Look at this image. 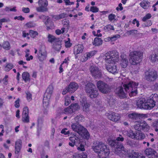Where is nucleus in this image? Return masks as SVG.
Returning <instances> with one entry per match:
<instances>
[{
	"instance_id": "nucleus-1",
	"label": "nucleus",
	"mask_w": 158,
	"mask_h": 158,
	"mask_svg": "<svg viewBox=\"0 0 158 158\" xmlns=\"http://www.w3.org/2000/svg\"><path fill=\"white\" fill-rule=\"evenodd\" d=\"M122 86L117 88L114 92L116 95L120 98H124L126 97L127 93L130 96L135 95L137 94V88L138 83L127 79L122 82Z\"/></svg>"
},
{
	"instance_id": "nucleus-2",
	"label": "nucleus",
	"mask_w": 158,
	"mask_h": 158,
	"mask_svg": "<svg viewBox=\"0 0 158 158\" xmlns=\"http://www.w3.org/2000/svg\"><path fill=\"white\" fill-rule=\"evenodd\" d=\"M124 138L122 135H119L115 140H111L109 142V144L114 148V152L115 154L120 156L123 154L126 155L128 152V150L126 149L122 144L119 141H123Z\"/></svg>"
},
{
	"instance_id": "nucleus-3",
	"label": "nucleus",
	"mask_w": 158,
	"mask_h": 158,
	"mask_svg": "<svg viewBox=\"0 0 158 158\" xmlns=\"http://www.w3.org/2000/svg\"><path fill=\"white\" fill-rule=\"evenodd\" d=\"M93 150L97 153L100 158H106L109 155L110 151L107 145L101 142H99L97 145L93 147Z\"/></svg>"
},
{
	"instance_id": "nucleus-4",
	"label": "nucleus",
	"mask_w": 158,
	"mask_h": 158,
	"mask_svg": "<svg viewBox=\"0 0 158 158\" xmlns=\"http://www.w3.org/2000/svg\"><path fill=\"white\" fill-rule=\"evenodd\" d=\"M143 53L138 51H134L131 52L129 54V62L131 64L136 65L139 64L143 58Z\"/></svg>"
},
{
	"instance_id": "nucleus-5",
	"label": "nucleus",
	"mask_w": 158,
	"mask_h": 158,
	"mask_svg": "<svg viewBox=\"0 0 158 158\" xmlns=\"http://www.w3.org/2000/svg\"><path fill=\"white\" fill-rule=\"evenodd\" d=\"M103 58L107 63H115L119 60L118 53L116 51H109L105 54Z\"/></svg>"
},
{
	"instance_id": "nucleus-6",
	"label": "nucleus",
	"mask_w": 158,
	"mask_h": 158,
	"mask_svg": "<svg viewBox=\"0 0 158 158\" xmlns=\"http://www.w3.org/2000/svg\"><path fill=\"white\" fill-rule=\"evenodd\" d=\"M85 90L87 93L89 94L91 98H95L98 95V91L95 86L93 83H88L85 85Z\"/></svg>"
},
{
	"instance_id": "nucleus-7",
	"label": "nucleus",
	"mask_w": 158,
	"mask_h": 158,
	"mask_svg": "<svg viewBox=\"0 0 158 158\" xmlns=\"http://www.w3.org/2000/svg\"><path fill=\"white\" fill-rule=\"evenodd\" d=\"M158 100V96L156 94H152L149 99L146 102V106L144 108L146 110H150L155 106V102Z\"/></svg>"
},
{
	"instance_id": "nucleus-8",
	"label": "nucleus",
	"mask_w": 158,
	"mask_h": 158,
	"mask_svg": "<svg viewBox=\"0 0 158 158\" xmlns=\"http://www.w3.org/2000/svg\"><path fill=\"white\" fill-rule=\"evenodd\" d=\"M97 87L99 91L103 94H106L110 92V87L106 83L99 81L97 84Z\"/></svg>"
},
{
	"instance_id": "nucleus-9",
	"label": "nucleus",
	"mask_w": 158,
	"mask_h": 158,
	"mask_svg": "<svg viewBox=\"0 0 158 158\" xmlns=\"http://www.w3.org/2000/svg\"><path fill=\"white\" fill-rule=\"evenodd\" d=\"M38 3L39 6L36 7V10L38 12L47 11L48 9L47 7L48 6V2L47 0H39Z\"/></svg>"
},
{
	"instance_id": "nucleus-10",
	"label": "nucleus",
	"mask_w": 158,
	"mask_h": 158,
	"mask_svg": "<svg viewBox=\"0 0 158 158\" xmlns=\"http://www.w3.org/2000/svg\"><path fill=\"white\" fill-rule=\"evenodd\" d=\"M158 77L157 72L155 70L147 71L145 73V77L147 80L149 81H154Z\"/></svg>"
},
{
	"instance_id": "nucleus-11",
	"label": "nucleus",
	"mask_w": 158,
	"mask_h": 158,
	"mask_svg": "<svg viewBox=\"0 0 158 158\" xmlns=\"http://www.w3.org/2000/svg\"><path fill=\"white\" fill-rule=\"evenodd\" d=\"M91 73L95 78L100 77L102 76L101 70L95 66H91L89 68Z\"/></svg>"
},
{
	"instance_id": "nucleus-12",
	"label": "nucleus",
	"mask_w": 158,
	"mask_h": 158,
	"mask_svg": "<svg viewBox=\"0 0 158 158\" xmlns=\"http://www.w3.org/2000/svg\"><path fill=\"white\" fill-rule=\"evenodd\" d=\"M79 108V106L78 104H72L69 106L65 108L64 111L66 114H71L78 110Z\"/></svg>"
},
{
	"instance_id": "nucleus-13",
	"label": "nucleus",
	"mask_w": 158,
	"mask_h": 158,
	"mask_svg": "<svg viewBox=\"0 0 158 158\" xmlns=\"http://www.w3.org/2000/svg\"><path fill=\"white\" fill-rule=\"evenodd\" d=\"M106 115L108 119L114 122L118 121L120 118V116L118 114L114 112L106 113Z\"/></svg>"
},
{
	"instance_id": "nucleus-14",
	"label": "nucleus",
	"mask_w": 158,
	"mask_h": 158,
	"mask_svg": "<svg viewBox=\"0 0 158 158\" xmlns=\"http://www.w3.org/2000/svg\"><path fill=\"white\" fill-rule=\"evenodd\" d=\"M80 105L84 111L88 112L89 111L90 104L87 102L86 97H83L80 100Z\"/></svg>"
},
{
	"instance_id": "nucleus-15",
	"label": "nucleus",
	"mask_w": 158,
	"mask_h": 158,
	"mask_svg": "<svg viewBox=\"0 0 158 158\" xmlns=\"http://www.w3.org/2000/svg\"><path fill=\"white\" fill-rule=\"evenodd\" d=\"M71 142L69 143V145L72 147H73L75 145L78 146L81 143L80 139L79 136L75 135L69 138Z\"/></svg>"
},
{
	"instance_id": "nucleus-16",
	"label": "nucleus",
	"mask_w": 158,
	"mask_h": 158,
	"mask_svg": "<svg viewBox=\"0 0 158 158\" xmlns=\"http://www.w3.org/2000/svg\"><path fill=\"white\" fill-rule=\"evenodd\" d=\"M71 127L73 131L76 132L80 135H82V132H84L83 131H85L84 130H85V128L79 124L73 123L71 125Z\"/></svg>"
},
{
	"instance_id": "nucleus-17",
	"label": "nucleus",
	"mask_w": 158,
	"mask_h": 158,
	"mask_svg": "<svg viewBox=\"0 0 158 158\" xmlns=\"http://www.w3.org/2000/svg\"><path fill=\"white\" fill-rule=\"evenodd\" d=\"M146 155L149 158H157L158 154L154 149L149 148L145 151Z\"/></svg>"
},
{
	"instance_id": "nucleus-18",
	"label": "nucleus",
	"mask_w": 158,
	"mask_h": 158,
	"mask_svg": "<svg viewBox=\"0 0 158 158\" xmlns=\"http://www.w3.org/2000/svg\"><path fill=\"white\" fill-rule=\"evenodd\" d=\"M121 65L123 68H126L128 63L127 56L124 54H122L121 56Z\"/></svg>"
},
{
	"instance_id": "nucleus-19",
	"label": "nucleus",
	"mask_w": 158,
	"mask_h": 158,
	"mask_svg": "<svg viewBox=\"0 0 158 158\" xmlns=\"http://www.w3.org/2000/svg\"><path fill=\"white\" fill-rule=\"evenodd\" d=\"M69 93H72L75 91L78 88V84L75 82H71L70 83L68 86Z\"/></svg>"
},
{
	"instance_id": "nucleus-20",
	"label": "nucleus",
	"mask_w": 158,
	"mask_h": 158,
	"mask_svg": "<svg viewBox=\"0 0 158 158\" xmlns=\"http://www.w3.org/2000/svg\"><path fill=\"white\" fill-rule=\"evenodd\" d=\"M22 147V141L18 140L15 142V153L18 154L20 152Z\"/></svg>"
},
{
	"instance_id": "nucleus-21",
	"label": "nucleus",
	"mask_w": 158,
	"mask_h": 158,
	"mask_svg": "<svg viewBox=\"0 0 158 158\" xmlns=\"http://www.w3.org/2000/svg\"><path fill=\"white\" fill-rule=\"evenodd\" d=\"M38 55V59L40 61H43L45 60L47 57V52L44 50H40Z\"/></svg>"
},
{
	"instance_id": "nucleus-22",
	"label": "nucleus",
	"mask_w": 158,
	"mask_h": 158,
	"mask_svg": "<svg viewBox=\"0 0 158 158\" xmlns=\"http://www.w3.org/2000/svg\"><path fill=\"white\" fill-rule=\"evenodd\" d=\"M106 69L110 73L113 74H115L118 73V71L116 65L113 66L111 65H108L106 66Z\"/></svg>"
},
{
	"instance_id": "nucleus-23",
	"label": "nucleus",
	"mask_w": 158,
	"mask_h": 158,
	"mask_svg": "<svg viewBox=\"0 0 158 158\" xmlns=\"http://www.w3.org/2000/svg\"><path fill=\"white\" fill-rule=\"evenodd\" d=\"M146 100L144 98H141L137 102L136 105L139 108L145 109L144 107L146 106Z\"/></svg>"
},
{
	"instance_id": "nucleus-24",
	"label": "nucleus",
	"mask_w": 158,
	"mask_h": 158,
	"mask_svg": "<svg viewBox=\"0 0 158 158\" xmlns=\"http://www.w3.org/2000/svg\"><path fill=\"white\" fill-rule=\"evenodd\" d=\"M95 54V52L94 51H91L86 53L85 56L82 57L81 60L82 61H86L88 59L91 58Z\"/></svg>"
},
{
	"instance_id": "nucleus-25",
	"label": "nucleus",
	"mask_w": 158,
	"mask_h": 158,
	"mask_svg": "<svg viewBox=\"0 0 158 158\" xmlns=\"http://www.w3.org/2000/svg\"><path fill=\"white\" fill-rule=\"evenodd\" d=\"M83 46L81 44H79L75 46L74 50V53L77 55L82 52Z\"/></svg>"
},
{
	"instance_id": "nucleus-26",
	"label": "nucleus",
	"mask_w": 158,
	"mask_h": 158,
	"mask_svg": "<svg viewBox=\"0 0 158 158\" xmlns=\"http://www.w3.org/2000/svg\"><path fill=\"white\" fill-rule=\"evenodd\" d=\"M130 158H145V156L142 154L138 152H132L129 156Z\"/></svg>"
},
{
	"instance_id": "nucleus-27",
	"label": "nucleus",
	"mask_w": 158,
	"mask_h": 158,
	"mask_svg": "<svg viewBox=\"0 0 158 158\" xmlns=\"http://www.w3.org/2000/svg\"><path fill=\"white\" fill-rule=\"evenodd\" d=\"M61 42L59 39L53 44L52 48L56 51H59L61 47Z\"/></svg>"
},
{
	"instance_id": "nucleus-28",
	"label": "nucleus",
	"mask_w": 158,
	"mask_h": 158,
	"mask_svg": "<svg viewBox=\"0 0 158 158\" xmlns=\"http://www.w3.org/2000/svg\"><path fill=\"white\" fill-rule=\"evenodd\" d=\"M103 41L101 38L96 37L92 42L93 45L95 46H99L102 44Z\"/></svg>"
},
{
	"instance_id": "nucleus-29",
	"label": "nucleus",
	"mask_w": 158,
	"mask_h": 158,
	"mask_svg": "<svg viewBox=\"0 0 158 158\" xmlns=\"http://www.w3.org/2000/svg\"><path fill=\"white\" fill-rule=\"evenodd\" d=\"M135 135L134 139L137 140H142L145 138L144 134L139 131H135Z\"/></svg>"
},
{
	"instance_id": "nucleus-30",
	"label": "nucleus",
	"mask_w": 158,
	"mask_h": 158,
	"mask_svg": "<svg viewBox=\"0 0 158 158\" xmlns=\"http://www.w3.org/2000/svg\"><path fill=\"white\" fill-rule=\"evenodd\" d=\"M140 6L144 9H148L150 6V3L148 1L143 0L139 4Z\"/></svg>"
},
{
	"instance_id": "nucleus-31",
	"label": "nucleus",
	"mask_w": 158,
	"mask_h": 158,
	"mask_svg": "<svg viewBox=\"0 0 158 158\" xmlns=\"http://www.w3.org/2000/svg\"><path fill=\"white\" fill-rule=\"evenodd\" d=\"M48 41L51 43H55L56 41L58 40L59 39L56 38L54 35L49 34L47 36Z\"/></svg>"
},
{
	"instance_id": "nucleus-32",
	"label": "nucleus",
	"mask_w": 158,
	"mask_h": 158,
	"mask_svg": "<svg viewBox=\"0 0 158 158\" xmlns=\"http://www.w3.org/2000/svg\"><path fill=\"white\" fill-rule=\"evenodd\" d=\"M46 20L44 22V23L45 25H46L47 30H48L50 29L52 27V21L50 19V18L48 17H47V19H46Z\"/></svg>"
},
{
	"instance_id": "nucleus-33",
	"label": "nucleus",
	"mask_w": 158,
	"mask_h": 158,
	"mask_svg": "<svg viewBox=\"0 0 158 158\" xmlns=\"http://www.w3.org/2000/svg\"><path fill=\"white\" fill-rule=\"evenodd\" d=\"M23 79L24 80L25 82H29L30 81V74L27 72H25L23 73L22 74Z\"/></svg>"
},
{
	"instance_id": "nucleus-34",
	"label": "nucleus",
	"mask_w": 158,
	"mask_h": 158,
	"mask_svg": "<svg viewBox=\"0 0 158 158\" xmlns=\"http://www.w3.org/2000/svg\"><path fill=\"white\" fill-rule=\"evenodd\" d=\"M50 98L49 95L44 96L43 99V105L44 107H46L48 106Z\"/></svg>"
},
{
	"instance_id": "nucleus-35",
	"label": "nucleus",
	"mask_w": 158,
	"mask_h": 158,
	"mask_svg": "<svg viewBox=\"0 0 158 158\" xmlns=\"http://www.w3.org/2000/svg\"><path fill=\"white\" fill-rule=\"evenodd\" d=\"M141 130L148 131L149 129V127L145 121L141 122Z\"/></svg>"
},
{
	"instance_id": "nucleus-36",
	"label": "nucleus",
	"mask_w": 158,
	"mask_h": 158,
	"mask_svg": "<svg viewBox=\"0 0 158 158\" xmlns=\"http://www.w3.org/2000/svg\"><path fill=\"white\" fill-rule=\"evenodd\" d=\"M75 121L79 123L84 121V118L81 114H80L77 115L74 118Z\"/></svg>"
},
{
	"instance_id": "nucleus-37",
	"label": "nucleus",
	"mask_w": 158,
	"mask_h": 158,
	"mask_svg": "<svg viewBox=\"0 0 158 158\" xmlns=\"http://www.w3.org/2000/svg\"><path fill=\"white\" fill-rule=\"evenodd\" d=\"M150 58L152 62H158V52L152 55Z\"/></svg>"
},
{
	"instance_id": "nucleus-38",
	"label": "nucleus",
	"mask_w": 158,
	"mask_h": 158,
	"mask_svg": "<svg viewBox=\"0 0 158 158\" xmlns=\"http://www.w3.org/2000/svg\"><path fill=\"white\" fill-rule=\"evenodd\" d=\"M53 88L52 86L49 87L46 90V92L44 96H50V98H51V95L52 93Z\"/></svg>"
},
{
	"instance_id": "nucleus-39",
	"label": "nucleus",
	"mask_w": 158,
	"mask_h": 158,
	"mask_svg": "<svg viewBox=\"0 0 158 158\" xmlns=\"http://www.w3.org/2000/svg\"><path fill=\"white\" fill-rule=\"evenodd\" d=\"M139 115L138 114L132 113L128 114V116L129 118L132 119H136L139 118Z\"/></svg>"
},
{
	"instance_id": "nucleus-40",
	"label": "nucleus",
	"mask_w": 158,
	"mask_h": 158,
	"mask_svg": "<svg viewBox=\"0 0 158 158\" xmlns=\"http://www.w3.org/2000/svg\"><path fill=\"white\" fill-rule=\"evenodd\" d=\"M2 47L4 49L6 50H9L10 48V44L7 41L4 42Z\"/></svg>"
},
{
	"instance_id": "nucleus-41",
	"label": "nucleus",
	"mask_w": 158,
	"mask_h": 158,
	"mask_svg": "<svg viewBox=\"0 0 158 158\" xmlns=\"http://www.w3.org/2000/svg\"><path fill=\"white\" fill-rule=\"evenodd\" d=\"M120 35L116 34L112 36L108 37L107 39H106L108 41L111 40L112 41H113L116 40L118 38H120Z\"/></svg>"
},
{
	"instance_id": "nucleus-42",
	"label": "nucleus",
	"mask_w": 158,
	"mask_h": 158,
	"mask_svg": "<svg viewBox=\"0 0 158 158\" xmlns=\"http://www.w3.org/2000/svg\"><path fill=\"white\" fill-rule=\"evenodd\" d=\"M67 16V14L66 13H63L59 14L58 15L54 16L53 18L56 19L58 20L62 19Z\"/></svg>"
},
{
	"instance_id": "nucleus-43",
	"label": "nucleus",
	"mask_w": 158,
	"mask_h": 158,
	"mask_svg": "<svg viewBox=\"0 0 158 158\" xmlns=\"http://www.w3.org/2000/svg\"><path fill=\"white\" fill-rule=\"evenodd\" d=\"M135 131L133 132L132 130H130L128 131L127 135L128 136L132 139H134L135 135Z\"/></svg>"
},
{
	"instance_id": "nucleus-44",
	"label": "nucleus",
	"mask_w": 158,
	"mask_h": 158,
	"mask_svg": "<svg viewBox=\"0 0 158 158\" xmlns=\"http://www.w3.org/2000/svg\"><path fill=\"white\" fill-rule=\"evenodd\" d=\"M69 21L66 19H64L63 20L62 23L63 27L68 29L69 27Z\"/></svg>"
},
{
	"instance_id": "nucleus-45",
	"label": "nucleus",
	"mask_w": 158,
	"mask_h": 158,
	"mask_svg": "<svg viewBox=\"0 0 158 158\" xmlns=\"http://www.w3.org/2000/svg\"><path fill=\"white\" fill-rule=\"evenodd\" d=\"M85 131H84V132H82V135H81L83 136L84 138L86 139H88L89 137V134L87 129L85 128Z\"/></svg>"
},
{
	"instance_id": "nucleus-46",
	"label": "nucleus",
	"mask_w": 158,
	"mask_h": 158,
	"mask_svg": "<svg viewBox=\"0 0 158 158\" xmlns=\"http://www.w3.org/2000/svg\"><path fill=\"white\" fill-rule=\"evenodd\" d=\"M14 67L13 64L11 63H8L5 67L4 70L5 71H9L12 69Z\"/></svg>"
},
{
	"instance_id": "nucleus-47",
	"label": "nucleus",
	"mask_w": 158,
	"mask_h": 158,
	"mask_svg": "<svg viewBox=\"0 0 158 158\" xmlns=\"http://www.w3.org/2000/svg\"><path fill=\"white\" fill-rule=\"evenodd\" d=\"M29 34L31 37L33 38L35 37L36 36L38 35V33L37 31H35L32 30H30Z\"/></svg>"
},
{
	"instance_id": "nucleus-48",
	"label": "nucleus",
	"mask_w": 158,
	"mask_h": 158,
	"mask_svg": "<svg viewBox=\"0 0 158 158\" xmlns=\"http://www.w3.org/2000/svg\"><path fill=\"white\" fill-rule=\"evenodd\" d=\"M22 121L25 123H28L29 122V118L28 115H22Z\"/></svg>"
},
{
	"instance_id": "nucleus-49",
	"label": "nucleus",
	"mask_w": 158,
	"mask_h": 158,
	"mask_svg": "<svg viewBox=\"0 0 158 158\" xmlns=\"http://www.w3.org/2000/svg\"><path fill=\"white\" fill-rule=\"evenodd\" d=\"M141 122H137L134 126V128L136 130L140 131L141 130Z\"/></svg>"
},
{
	"instance_id": "nucleus-50",
	"label": "nucleus",
	"mask_w": 158,
	"mask_h": 158,
	"mask_svg": "<svg viewBox=\"0 0 158 158\" xmlns=\"http://www.w3.org/2000/svg\"><path fill=\"white\" fill-rule=\"evenodd\" d=\"M73 158H87V156H83L82 154H77L73 155Z\"/></svg>"
},
{
	"instance_id": "nucleus-51",
	"label": "nucleus",
	"mask_w": 158,
	"mask_h": 158,
	"mask_svg": "<svg viewBox=\"0 0 158 158\" xmlns=\"http://www.w3.org/2000/svg\"><path fill=\"white\" fill-rule=\"evenodd\" d=\"M104 29L106 31H109L110 30H114V27L113 26L110 25H108L105 26L104 28Z\"/></svg>"
},
{
	"instance_id": "nucleus-52",
	"label": "nucleus",
	"mask_w": 158,
	"mask_h": 158,
	"mask_svg": "<svg viewBox=\"0 0 158 158\" xmlns=\"http://www.w3.org/2000/svg\"><path fill=\"white\" fill-rule=\"evenodd\" d=\"M138 32V31L136 30H133L127 31V34L129 35H135Z\"/></svg>"
},
{
	"instance_id": "nucleus-53",
	"label": "nucleus",
	"mask_w": 158,
	"mask_h": 158,
	"mask_svg": "<svg viewBox=\"0 0 158 158\" xmlns=\"http://www.w3.org/2000/svg\"><path fill=\"white\" fill-rule=\"evenodd\" d=\"M25 26L28 28H30L31 27H35V24L34 23L31 22H30L26 23Z\"/></svg>"
},
{
	"instance_id": "nucleus-54",
	"label": "nucleus",
	"mask_w": 158,
	"mask_h": 158,
	"mask_svg": "<svg viewBox=\"0 0 158 158\" xmlns=\"http://www.w3.org/2000/svg\"><path fill=\"white\" fill-rule=\"evenodd\" d=\"M152 17L150 14L148 13L144 16L142 19V20L143 22L146 21L147 20L150 19Z\"/></svg>"
},
{
	"instance_id": "nucleus-55",
	"label": "nucleus",
	"mask_w": 158,
	"mask_h": 158,
	"mask_svg": "<svg viewBox=\"0 0 158 158\" xmlns=\"http://www.w3.org/2000/svg\"><path fill=\"white\" fill-rule=\"evenodd\" d=\"M22 115H28V108L27 107H25L23 108Z\"/></svg>"
},
{
	"instance_id": "nucleus-56",
	"label": "nucleus",
	"mask_w": 158,
	"mask_h": 158,
	"mask_svg": "<svg viewBox=\"0 0 158 158\" xmlns=\"http://www.w3.org/2000/svg\"><path fill=\"white\" fill-rule=\"evenodd\" d=\"M26 94L27 100L28 102L30 101L32 99L31 94L28 92H27Z\"/></svg>"
},
{
	"instance_id": "nucleus-57",
	"label": "nucleus",
	"mask_w": 158,
	"mask_h": 158,
	"mask_svg": "<svg viewBox=\"0 0 158 158\" xmlns=\"http://www.w3.org/2000/svg\"><path fill=\"white\" fill-rule=\"evenodd\" d=\"M98 8L96 6H92L90 8V11L93 13L98 12Z\"/></svg>"
},
{
	"instance_id": "nucleus-58",
	"label": "nucleus",
	"mask_w": 158,
	"mask_h": 158,
	"mask_svg": "<svg viewBox=\"0 0 158 158\" xmlns=\"http://www.w3.org/2000/svg\"><path fill=\"white\" fill-rule=\"evenodd\" d=\"M70 97L67 96H66L65 97V105L66 106H68L70 103Z\"/></svg>"
},
{
	"instance_id": "nucleus-59",
	"label": "nucleus",
	"mask_w": 158,
	"mask_h": 158,
	"mask_svg": "<svg viewBox=\"0 0 158 158\" xmlns=\"http://www.w3.org/2000/svg\"><path fill=\"white\" fill-rule=\"evenodd\" d=\"M10 21L9 19H6L5 18H3L0 19V25H2V23L7 22Z\"/></svg>"
},
{
	"instance_id": "nucleus-60",
	"label": "nucleus",
	"mask_w": 158,
	"mask_h": 158,
	"mask_svg": "<svg viewBox=\"0 0 158 158\" xmlns=\"http://www.w3.org/2000/svg\"><path fill=\"white\" fill-rule=\"evenodd\" d=\"M77 149L78 150L83 151H85V149L84 145L81 144L79 147H77Z\"/></svg>"
},
{
	"instance_id": "nucleus-61",
	"label": "nucleus",
	"mask_w": 158,
	"mask_h": 158,
	"mask_svg": "<svg viewBox=\"0 0 158 158\" xmlns=\"http://www.w3.org/2000/svg\"><path fill=\"white\" fill-rule=\"evenodd\" d=\"M19 101L20 99L18 98L17 100L15 101V107L18 108L19 107Z\"/></svg>"
},
{
	"instance_id": "nucleus-62",
	"label": "nucleus",
	"mask_w": 158,
	"mask_h": 158,
	"mask_svg": "<svg viewBox=\"0 0 158 158\" xmlns=\"http://www.w3.org/2000/svg\"><path fill=\"white\" fill-rule=\"evenodd\" d=\"M115 17V15L112 14H110L108 16L109 20L110 21H111L114 19Z\"/></svg>"
},
{
	"instance_id": "nucleus-63",
	"label": "nucleus",
	"mask_w": 158,
	"mask_h": 158,
	"mask_svg": "<svg viewBox=\"0 0 158 158\" xmlns=\"http://www.w3.org/2000/svg\"><path fill=\"white\" fill-rule=\"evenodd\" d=\"M152 24V23L150 20H148L147 22L144 23L143 24V26L144 27H148L150 26Z\"/></svg>"
},
{
	"instance_id": "nucleus-64",
	"label": "nucleus",
	"mask_w": 158,
	"mask_h": 158,
	"mask_svg": "<svg viewBox=\"0 0 158 158\" xmlns=\"http://www.w3.org/2000/svg\"><path fill=\"white\" fill-rule=\"evenodd\" d=\"M22 11L25 13H28L30 12V9L28 7H23L22 9Z\"/></svg>"
}]
</instances>
